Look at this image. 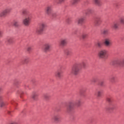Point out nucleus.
I'll use <instances>...</instances> for the list:
<instances>
[{
	"label": "nucleus",
	"instance_id": "nucleus-1",
	"mask_svg": "<svg viewBox=\"0 0 124 124\" xmlns=\"http://www.w3.org/2000/svg\"><path fill=\"white\" fill-rule=\"evenodd\" d=\"M81 66L82 68H86L87 67V63L82 62L81 64L78 63H75L72 67L71 73L74 75H78L80 73Z\"/></svg>",
	"mask_w": 124,
	"mask_h": 124
},
{
	"label": "nucleus",
	"instance_id": "nucleus-2",
	"mask_svg": "<svg viewBox=\"0 0 124 124\" xmlns=\"http://www.w3.org/2000/svg\"><path fill=\"white\" fill-rule=\"evenodd\" d=\"M81 100H78L76 102L73 101H70L69 102V104L66 108V112L67 113H70V112H72L73 110H74V107H75V105L77 106H80L81 105Z\"/></svg>",
	"mask_w": 124,
	"mask_h": 124
},
{
	"label": "nucleus",
	"instance_id": "nucleus-3",
	"mask_svg": "<svg viewBox=\"0 0 124 124\" xmlns=\"http://www.w3.org/2000/svg\"><path fill=\"white\" fill-rule=\"evenodd\" d=\"M45 28H46V23L45 22H41L39 24V27L36 30V32L37 34H42L43 33V31H44V30H45Z\"/></svg>",
	"mask_w": 124,
	"mask_h": 124
},
{
	"label": "nucleus",
	"instance_id": "nucleus-4",
	"mask_svg": "<svg viewBox=\"0 0 124 124\" xmlns=\"http://www.w3.org/2000/svg\"><path fill=\"white\" fill-rule=\"evenodd\" d=\"M107 55V50L102 49L100 50L98 53V56L100 59H105Z\"/></svg>",
	"mask_w": 124,
	"mask_h": 124
},
{
	"label": "nucleus",
	"instance_id": "nucleus-5",
	"mask_svg": "<svg viewBox=\"0 0 124 124\" xmlns=\"http://www.w3.org/2000/svg\"><path fill=\"white\" fill-rule=\"evenodd\" d=\"M31 22V16H26L25 18L23 20L22 23L26 27H29Z\"/></svg>",
	"mask_w": 124,
	"mask_h": 124
},
{
	"label": "nucleus",
	"instance_id": "nucleus-6",
	"mask_svg": "<svg viewBox=\"0 0 124 124\" xmlns=\"http://www.w3.org/2000/svg\"><path fill=\"white\" fill-rule=\"evenodd\" d=\"M53 7L51 5L47 6L45 9L46 14L48 16H50V15L52 13V9Z\"/></svg>",
	"mask_w": 124,
	"mask_h": 124
},
{
	"label": "nucleus",
	"instance_id": "nucleus-7",
	"mask_svg": "<svg viewBox=\"0 0 124 124\" xmlns=\"http://www.w3.org/2000/svg\"><path fill=\"white\" fill-rule=\"evenodd\" d=\"M50 49H51V45L50 44L46 43L44 45L43 50L44 52H49Z\"/></svg>",
	"mask_w": 124,
	"mask_h": 124
},
{
	"label": "nucleus",
	"instance_id": "nucleus-8",
	"mask_svg": "<svg viewBox=\"0 0 124 124\" xmlns=\"http://www.w3.org/2000/svg\"><path fill=\"white\" fill-rule=\"evenodd\" d=\"M104 45L106 47H111L112 46V43H111V41L109 39H106L104 42Z\"/></svg>",
	"mask_w": 124,
	"mask_h": 124
},
{
	"label": "nucleus",
	"instance_id": "nucleus-9",
	"mask_svg": "<svg viewBox=\"0 0 124 124\" xmlns=\"http://www.w3.org/2000/svg\"><path fill=\"white\" fill-rule=\"evenodd\" d=\"M22 14L26 17H30L31 16V14L27 9L22 10Z\"/></svg>",
	"mask_w": 124,
	"mask_h": 124
},
{
	"label": "nucleus",
	"instance_id": "nucleus-10",
	"mask_svg": "<svg viewBox=\"0 0 124 124\" xmlns=\"http://www.w3.org/2000/svg\"><path fill=\"white\" fill-rule=\"evenodd\" d=\"M67 44V40L66 39H62L60 42V46L61 47H64Z\"/></svg>",
	"mask_w": 124,
	"mask_h": 124
},
{
	"label": "nucleus",
	"instance_id": "nucleus-11",
	"mask_svg": "<svg viewBox=\"0 0 124 124\" xmlns=\"http://www.w3.org/2000/svg\"><path fill=\"white\" fill-rule=\"evenodd\" d=\"M84 21H85V17H80L76 20V23L78 25H82L84 23Z\"/></svg>",
	"mask_w": 124,
	"mask_h": 124
},
{
	"label": "nucleus",
	"instance_id": "nucleus-12",
	"mask_svg": "<svg viewBox=\"0 0 124 124\" xmlns=\"http://www.w3.org/2000/svg\"><path fill=\"white\" fill-rule=\"evenodd\" d=\"M116 109V105L113 103H110L109 105L108 110L109 111H114Z\"/></svg>",
	"mask_w": 124,
	"mask_h": 124
},
{
	"label": "nucleus",
	"instance_id": "nucleus-13",
	"mask_svg": "<svg viewBox=\"0 0 124 124\" xmlns=\"http://www.w3.org/2000/svg\"><path fill=\"white\" fill-rule=\"evenodd\" d=\"M101 23V19H100V17H97L94 22L95 26H99Z\"/></svg>",
	"mask_w": 124,
	"mask_h": 124
},
{
	"label": "nucleus",
	"instance_id": "nucleus-14",
	"mask_svg": "<svg viewBox=\"0 0 124 124\" xmlns=\"http://www.w3.org/2000/svg\"><path fill=\"white\" fill-rule=\"evenodd\" d=\"M55 77L57 78H59V79H61L62 77V72L58 71L56 73H55Z\"/></svg>",
	"mask_w": 124,
	"mask_h": 124
},
{
	"label": "nucleus",
	"instance_id": "nucleus-15",
	"mask_svg": "<svg viewBox=\"0 0 124 124\" xmlns=\"http://www.w3.org/2000/svg\"><path fill=\"white\" fill-rule=\"evenodd\" d=\"M93 13V10L91 8H88L85 10L86 15H90Z\"/></svg>",
	"mask_w": 124,
	"mask_h": 124
},
{
	"label": "nucleus",
	"instance_id": "nucleus-16",
	"mask_svg": "<svg viewBox=\"0 0 124 124\" xmlns=\"http://www.w3.org/2000/svg\"><path fill=\"white\" fill-rule=\"evenodd\" d=\"M7 15L6 13L4 10L2 11L0 13V18H4Z\"/></svg>",
	"mask_w": 124,
	"mask_h": 124
},
{
	"label": "nucleus",
	"instance_id": "nucleus-17",
	"mask_svg": "<svg viewBox=\"0 0 124 124\" xmlns=\"http://www.w3.org/2000/svg\"><path fill=\"white\" fill-rule=\"evenodd\" d=\"M7 44H12L13 43V39L12 38H8L6 41Z\"/></svg>",
	"mask_w": 124,
	"mask_h": 124
},
{
	"label": "nucleus",
	"instance_id": "nucleus-18",
	"mask_svg": "<svg viewBox=\"0 0 124 124\" xmlns=\"http://www.w3.org/2000/svg\"><path fill=\"white\" fill-rule=\"evenodd\" d=\"M102 94V91L100 90L97 91L95 93V95H96L97 97H101Z\"/></svg>",
	"mask_w": 124,
	"mask_h": 124
},
{
	"label": "nucleus",
	"instance_id": "nucleus-19",
	"mask_svg": "<svg viewBox=\"0 0 124 124\" xmlns=\"http://www.w3.org/2000/svg\"><path fill=\"white\" fill-rule=\"evenodd\" d=\"M111 27L114 28V29H118L119 28V22H114L112 24Z\"/></svg>",
	"mask_w": 124,
	"mask_h": 124
},
{
	"label": "nucleus",
	"instance_id": "nucleus-20",
	"mask_svg": "<svg viewBox=\"0 0 124 124\" xmlns=\"http://www.w3.org/2000/svg\"><path fill=\"white\" fill-rule=\"evenodd\" d=\"M108 32L109 30L107 29H104L103 30L101 31V33H102V34H108Z\"/></svg>",
	"mask_w": 124,
	"mask_h": 124
},
{
	"label": "nucleus",
	"instance_id": "nucleus-21",
	"mask_svg": "<svg viewBox=\"0 0 124 124\" xmlns=\"http://www.w3.org/2000/svg\"><path fill=\"white\" fill-rule=\"evenodd\" d=\"M53 120H54V121H55V122H59V120H60V115H55L53 117Z\"/></svg>",
	"mask_w": 124,
	"mask_h": 124
},
{
	"label": "nucleus",
	"instance_id": "nucleus-22",
	"mask_svg": "<svg viewBox=\"0 0 124 124\" xmlns=\"http://www.w3.org/2000/svg\"><path fill=\"white\" fill-rule=\"evenodd\" d=\"M79 0H72L71 1V3L73 5H75V4H76L78 3V2H79Z\"/></svg>",
	"mask_w": 124,
	"mask_h": 124
},
{
	"label": "nucleus",
	"instance_id": "nucleus-23",
	"mask_svg": "<svg viewBox=\"0 0 124 124\" xmlns=\"http://www.w3.org/2000/svg\"><path fill=\"white\" fill-rule=\"evenodd\" d=\"M12 11V8H8L4 10V11H5L6 14H7V13H10V12H11Z\"/></svg>",
	"mask_w": 124,
	"mask_h": 124
},
{
	"label": "nucleus",
	"instance_id": "nucleus-24",
	"mask_svg": "<svg viewBox=\"0 0 124 124\" xmlns=\"http://www.w3.org/2000/svg\"><path fill=\"white\" fill-rule=\"evenodd\" d=\"M13 25L15 27H19V21L18 20H14L13 22Z\"/></svg>",
	"mask_w": 124,
	"mask_h": 124
},
{
	"label": "nucleus",
	"instance_id": "nucleus-25",
	"mask_svg": "<svg viewBox=\"0 0 124 124\" xmlns=\"http://www.w3.org/2000/svg\"><path fill=\"white\" fill-rule=\"evenodd\" d=\"M64 54H65V55H66L67 56H69V55H70V50H69V49H66L64 50Z\"/></svg>",
	"mask_w": 124,
	"mask_h": 124
},
{
	"label": "nucleus",
	"instance_id": "nucleus-26",
	"mask_svg": "<svg viewBox=\"0 0 124 124\" xmlns=\"http://www.w3.org/2000/svg\"><path fill=\"white\" fill-rule=\"evenodd\" d=\"M37 96V94L36 93H34L32 95V98L34 99V100H36Z\"/></svg>",
	"mask_w": 124,
	"mask_h": 124
},
{
	"label": "nucleus",
	"instance_id": "nucleus-27",
	"mask_svg": "<svg viewBox=\"0 0 124 124\" xmlns=\"http://www.w3.org/2000/svg\"><path fill=\"white\" fill-rule=\"evenodd\" d=\"M44 97L45 99H46V100H48L50 98V96L48 95V94H45L44 95Z\"/></svg>",
	"mask_w": 124,
	"mask_h": 124
},
{
	"label": "nucleus",
	"instance_id": "nucleus-28",
	"mask_svg": "<svg viewBox=\"0 0 124 124\" xmlns=\"http://www.w3.org/2000/svg\"><path fill=\"white\" fill-rule=\"evenodd\" d=\"M94 1L97 5H100V0H94Z\"/></svg>",
	"mask_w": 124,
	"mask_h": 124
},
{
	"label": "nucleus",
	"instance_id": "nucleus-29",
	"mask_svg": "<svg viewBox=\"0 0 124 124\" xmlns=\"http://www.w3.org/2000/svg\"><path fill=\"white\" fill-rule=\"evenodd\" d=\"M97 47H98V48H101V47H102V44H101V43L98 42L97 43Z\"/></svg>",
	"mask_w": 124,
	"mask_h": 124
},
{
	"label": "nucleus",
	"instance_id": "nucleus-30",
	"mask_svg": "<svg viewBox=\"0 0 124 124\" xmlns=\"http://www.w3.org/2000/svg\"><path fill=\"white\" fill-rule=\"evenodd\" d=\"M5 104L4 103V102L3 101H1L0 102V107H3V106H5Z\"/></svg>",
	"mask_w": 124,
	"mask_h": 124
},
{
	"label": "nucleus",
	"instance_id": "nucleus-31",
	"mask_svg": "<svg viewBox=\"0 0 124 124\" xmlns=\"http://www.w3.org/2000/svg\"><path fill=\"white\" fill-rule=\"evenodd\" d=\"M120 21L121 24H124V17H122L120 18Z\"/></svg>",
	"mask_w": 124,
	"mask_h": 124
},
{
	"label": "nucleus",
	"instance_id": "nucleus-32",
	"mask_svg": "<svg viewBox=\"0 0 124 124\" xmlns=\"http://www.w3.org/2000/svg\"><path fill=\"white\" fill-rule=\"evenodd\" d=\"M23 62L24 63H28L29 62V58H25L23 60Z\"/></svg>",
	"mask_w": 124,
	"mask_h": 124
},
{
	"label": "nucleus",
	"instance_id": "nucleus-33",
	"mask_svg": "<svg viewBox=\"0 0 124 124\" xmlns=\"http://www.w3.org/2000/svg\"><path fill=\"white\" fill-rule=\"evenodd\" d=\"M110 80L111 82H114L116 80V77H112L111 78Z\"/></svg>",
	"mask_w": 124,
	"mask_h": 124
},
{
	"label": "nucleus",
	"instance_id": "nucleus-34",
	"mask_svg": "<svg viewBox=\"0 0 124 124\" xmlns=\"http://www.w3.org/2000/svg\"><path fill=\"white\" fill-rule=\"evenodd\" d=\"M87 34H83L82 35V38H83V39H85V38H86V37H87Z\"/></svg>",
	"mask_w": 124,
	"mask_h": 124
},
{
	"label": "nucleus",
	"instance_id": "nucleus-35",
	"mask_svg": "<svg viewBox=\"0 0 124 124\" xmlns=\"http://www.w3.org/2000/svg\"><path fill=\"white\" fill-rule=\"evenodd\" d=\"M27 50L28 52H30V51H31V46H28L27 48Z\"/></svg>",
	"mask_w": 124,
	"mask_h": 124
},
{
	"label": "nucleus",
	"instance_id": "nucleus-36",
	"mask_svg": "<svg viewBox=\"0 0 124 124\" xmlns=\"http://www.w3.org/2000/svg\"><path fill=\"white\" fill-rule=\"evenodd\" d=\"M3 101V96L0 95V102Z\"/></svg>",
	"mask_w": 124,
	"mask_h": 124
},
{
	"label": "nucleus",
	"instance_id": "nucleus-37",
	"mask_svg": "<svg viewBox=\"0 0 124 124\" xmlns=\"http://www.w3.org/2000/svg\"><path fill=\"white\" fill-rule=\"evenodd\" d=\"M99 85L100 86H103V85H104V81H101L100 83H99Z\"/></svg>",
	"mask_w": 124,
	"mask_h": 124
},
{
	"label": "nucleus",
	"instance_id": "nucleus-38",
	"mask_svg": "<svg viewBox=\"0 0 124 124\" xmlns=\"http://www.w3.org/2000/svg\"><path fill=\"white\" fill-rule=\"evenodd\" d=\"M107 101H108V102H112V100H111V98H108L107 99Z\"/></svg>",
	"mask_w": 124,
	"mask_h": 124
},
{
	"label": "nucleus",
	"instance_id": "nucleus-39",
	"mask_svg": "<svg viewBox=\"0 0 124 124\" xmlns=\"http://www.w3.org/2000/svg\"><path fill=\"white\" fill-rule=\"evenodd\" d=\"M19 83V82H16L15 83V86H16V87H18V84Z\"/></svg>",
	"mask_w": 124,
	"mask_h": 124
},
{
	"label": "nucleus",
	"instance_id": "nucleus-40",
	"mask_svg": "<svg viewBox=\"0 0 124 124\" xmlns=\"http://www.w3.org/2000/svg\"><path fill=\"white\" fill-rule=\"evenodd\" d=\"M93 82L94 83H95L96 82V80H95V78H93Z\"/></svg>",
	"mask_w": 124,
	"mask_h": 124
},
{
	"label": "nucleus",
	"instance_id": "nucleus-41",
	"mask_svg": "<svg viewBox=\"0 0 124 124\" xmlns=\"http://www.w3.org/2000/svg\"><path fill=\"white\" fill-rule=\"evenodd\" d=\"M9 124H17V123H16V122H11Z\"/></svg>",
	"mask_w": 124,
	"mask_h": 124
},
{
	"label": "nucleus",
	"instance_id": "nucleus-42",
	"mask_svg": "<svg viewBox=\"0 0 124 124\" xmlns=\"http://www.w3.org/2000/svg\"><path fill=\"white\" fill-rule=\"evenodd\" d=\"M2 35V32L1 31H0V37H1V35Z\"/></svg>",
	"mask_w": 124,
	"mask_h": 124
},
{
	"label": "nucleus",
	"instance_id": "nucleus-43",
	"mask_svg": "<svg viewBox=\"0 0 124 124\" xmlns=\"http://www.w3.org/2000/svg\"><path fill=\"white\" fill-rule=\"evenodd\" d=\"M64 0H60V1L62 2V1H64Z\"/></svg>",
	"mask_w": 124,
	"mask_h": 124
},
{
	"label": "nucleus",
	"instance_id": "nucleus-44",
	"mask_svg": "<svg viewBox=\"0 0 124 124\" xmlns=\"http://www.w3.org/2000/svg\"><path fill=\"white\" fill-rule=\"evenodd\" d=\"M1 91V88L0 87V92Z\"/></svg>",
	"mask_w": 124,
	"mask_h": 124
},
{
	"label": "nucleus",
	"instance_id": "nucleus-45",
	"mask_svg": "<svg viewBox=\"0 0 124 124\" xmlns=\"http://www.w3.org/2000/svg\"><path fill=\"white\" fill-rule=\"evenodd\" d=\"M123 63L124 64V60L123 61Z\"/></svg>",
	"mask_w": 124,
	"mask_h": 124
},
{
	"label": "nucleus",
	"instance_id": "nucleus-46",
	"mask_svg": "<svg viewBox=\"0 0 124 124\" xmlns=\"http://www.w3.org/2000/svg\"><path fill=\"white\" fill-rule=\"evenodd\" d=\"M11 103L12 104V102H11Z\"/></svg>",
	"mask_w": 124,
	"mask_h": 124
}]
</instances>
